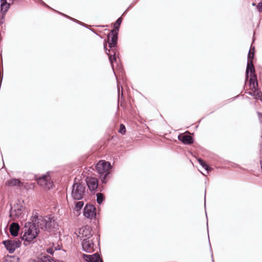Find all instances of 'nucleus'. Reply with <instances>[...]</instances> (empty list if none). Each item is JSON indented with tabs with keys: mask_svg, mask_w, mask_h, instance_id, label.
Masks as SVG:
<instances>
[{
	"mask_svg": "<svg viewBox=\"0 0 262 262\" xmlns=\"http://www.w3.org/2000/svg\"><path fill=\"white\" fill-rule=\"evenodd\" d=\"M39 232V229L35 225L32 221L26 222L21 229V238L25 246H29L34 243Z\"/></svg>",
	"mask_w": 262,
	"mask_h": 262,
	"instance_id": "f257e3e1",
	"label": "nucleus"
},
{
	"mask_svg": "<svg viewBox=\"0 0 262 262\" xmlns=\"http://www.w3.org/2000/svg\"><path fill=\"white\" fill-rule=\"evenodd\" d=\"M31 221L38 228L42 230L50 231L54 227L55 221L52 217L39 216L36 211H34L31 217Z\"/></svg>",
	"mask_w": 262,
	"mask_h": 262,
	"instance_id": "f03ea898",
	"label": "nucleus"
},
{
	"mask_svg": "<svg viewBox=\"0 0 262 262\" xmlns=\"http://www.w3.org/2000/svg\"><path fill=\"white\" fill-rule=\"evenodd\" d=\"M111 165L110 162L105 161H100L96 165V168L100 175L102 183H106L107 181V176L110 174Z\"/></svg>",
	"mask_w": 262,
	"mask_h": 262,
	"instance_id": "7ed1b4c3",
	"label": "nucleus"
},
{
	"mask_svg": "<svg viewBox=\"0 0 262 262\" xmlns=\"http://www.w3.org/2000/svg\"><path fill=\"white\" fill-rule=\"evenodd\" d=\"M26 215L25 207L19 202L11 207L10 211V216L13 220H25Z\"/></svg>",
	"mask_w": 262,
	"mask_h": 262,
	"instance_id": "20e7f679",
	"label": "nucleus"
},
{
	"mask_svg": "<svg viewBox=\"0 0 262 262\" xmlns=\"http://www.w3.org/2000/svg\"><path fill=\"white\" fill-rule=\"evenodd\" d=\"M85 186L80 183L74 182L72 186L71 196L74 200H82L85 194Z\"/></svg>",
	"mask_w": 262,
	"mask_h": 262,
	"instance_id": "39448f33",
	"label": "nucleus"
},
{
	"mask_svg": "<svg viewBox=\"0 0 262 262\" xmlns=\"http://www.w3.org/2000/svg\"><path fill=\"white\" fill-rule=\"evenodd\" d=\"M3 244L10 253H13L16 248L20 246L21 242L19 239H8L4 241Z\"/></svg>",
	"mask_w": 262,
	"mask_h": 262,
	"instance_id": "423d86ee",
	"label": "nucleus"
},
{
	"mask_svg": "<svg viewBox=\"0 0 262 262\" xmlns=\"http://www.w3.org/2000/svg\"><path fill=\"white\" fill-rule=\"evenodd\" d=\"M254 52L252 51V49L250 48L248 55L247 69L246 71V77L248 79L249 77V72L253 73L255 72V69L253 64L252 59L254 58Z\"/></svg>",
	"mask_w": 262,
	"mask_h": 262,
	"instance_id": "0eeeda50",
	"label": "nucleus"
},
{
	"mask_svg": "<svg viewBox=\"0 0 262 262\" xmlns=\"http://www.w3.org/2000/svg\"><path fill=\"white\" fill-rule=\"evenodd\" d=\"M37 183L45 189H50L53 185L51 178L48 173L38 178L37 179Z\"/></svg>",
	"mask_w": 262,
	"mask_h": 262,
	"instance_id": "6e6552de",
	"label": "nucleus"
},
{
	"mask_svg": "<svg viewBox=\"0 0 262 262\" xmlns=\"http://www.w3.org/2000/svg\"><path fill=\"white\" fill-rule=\"evenodd\" d=\"M91 231L92 230L90 227L88 226H83L79 229L78 236L82 241H84L86 239H89L92 236Z\"/></svg>",
	"mask_w": 262,
	"mask_h": 262,
	"instance_id": "1a4fd4ad",
	"label": "nucleus"
},
{
	"mask_svg": "<svg viewBox=\"0 0 262 262\" xmlns=\"http://www.w3.org/2000/svg\"><path fill=\"white\" fill-rule=\"evenodd\" d=\"M96 208L93 205H86L83 210L84 216L88 219H92L96 215Z\"/></svg>",
	"mask_w": 262,
	"mask_h": 262,
	"instance_id": "9d476101",
	"label": "nucleus"
},
{
	"mask_svg": "<svg viewBox=\"0 0 262 262\" xmlns=\"http://www.w3.org/2000/svg\"><path fill=\"white\" fill-rule=\"evenodd\" d=\"M108 43L110 48L116 46L118 40V32L116 30H112L108 35Z\"/></svg>",
	"mask_w": 262,
	"mask_h": 262,
	"instance_id": "9b49d317",
	"label": "nucleus"
},
{
	"mask_svg": "<svg viewBox=\"0 0 262 262\" xmlns=\"http://www.w3.org/2000/svg\"><path fill=\"white\" fill-rule=\"evenodd\" d=\"M82 247L84 251L90 253L93 250L94 243L92 240L86 239L82 241Z\"/></svg>",
	"mask_w": 262,
	"mask_h": 262,
	"instance_id": "f8f14e48",
	"label": "nucleus"
},
{
	"mask_svg": "<svg viewBox=\"0 0 262 262\" xmlns=\"http://www.w3.org/2000/svg\"><path fill=\"white\" fill-rule=\"evenodd\" d=\"M87 185L90 190L93 191L97 188L98 181L95 178H89L86 179Z\"/></svg>",
	"mask_w": 262,
	"mask_h": 262,
	"instance_id": "ddd939ff",
	"label": "nucleus"
},
{
	"mask_svg": "<svg viewBox=\"0 0 262 262\" xmlns=\"http://www.w3.org/2000/svg\"><path fill=\"white\" fill-rule=\"evenodd\" d=\"M83 259L88 262H100L101 260L100 256L97 254H94L93 255H87L84 254L83 255Z\"/></svg>",
	"mask_w": 262,
	"mask_h": 262,
	"instance_id": "4468645a",
	"label": "nucleus"
},
{
	"mask_svg": "<svg viewBox=\"0 0 262 262\" xmlns=\"http://www.w3.org/2000/svg\"><path fill=\"white\" fill-rule=\"evenodd\" d=\"M250 76L251 78L249 80V84L251 91H253V89L258 88V83L256 80V76L255 74V72L251 73Z\"/></svg>",
	"mask_w": 262,
	"mask_h": 262,
	"instance_id": "2eb2a0df",
	"label": "nucleus"
},
{
	"mask_svg": "<svg viewBox=\"0 0 262 262\" xmlns=\"http://www.w3.org/2000/svg\"><path fill=\"white\" fill-rule=\"evenodd\" d=\"M178 139L185 144H190L193 142V138L189 135H179Z\"/></svg>",
	"mask_w": 262,
	"mask_h": 262,
	"instance_id": "dca6fc26",
	"label": "nucleus"
},
{
	"mask_svg": "<svg viewBox=\"0 0 262 262\" xmlns=\"http://www.w3.org/2000/svg\"><path fill=\"white\" fill-rule=\"evenodd\" d=\"M10 232L13 236H16L19 230V226L17 223H13L10 226Z\"/></svg>",
	"mask_w": 262,
	"mask_h": 262,
	"instance_id": "f3484780",
	"label": "nucleus"
},
{
	"mask_svg": "<svg viewBox=\"0 0 262 262\" xmlns=\"http://www.w3.org/2000/svg\"><path fill=\"white\" fill-rule=\"evenodd\" d=\"M6 184L8 186H21L23 183L18 179H12L8 180Z\"/></svg>",
	"mask_w": 262,
	"mask_h": 262,
	"instance_id": "a211bd4d",
	"label": "nucleus"
},
{
	"mask_svg": "<svg viewBox=\"0 0 262 262\" xmlns=\"http://www.w3.org/2000/svg\"><path fill=\"white\" fill-rule=\"evenodd\" d=\"M248 94L253 96L255 99H260L262 96V93L258 88L253 89V90L249 92Z\"/></svg>",
	"mask_w": 262,
	"mask_h": 262,
	"instance_id": "6ab92c4d",
	"label": "nucleus"
},
{
	"mask_svg": "<svg viewBox=\"0 0 262 262\" xmlns=\"http://www.w3.org/2000/svg\"><path fill=\"white\" fill-rule=\"evenodd\" d=\"M10 7V4L7 2V0H1V13L5 14Z\"/></svg>",
	"mask_w": 262,
	"mask_h": 262,
	"instance_id": "aec40b11",
	"label": "nucleus"
},
{
	"mask_svg": "<svg viewBox=\"0 0 262 262\" xmlns=\"http://www.w3.org/2000/svg\"><path fill=\"white\" fill-rule=\"evenodd\" d=\"M112 52L114 53L113 55L111 54L110 50H108V52H106V54L108 55L109 60L111 63L112 67L113 69L114 70V66L113 64V61H116V54H115L114 51L112 50Z\"/></svg>",
	"mask_w": 262,
	"mask_h": 262,
	"instance_id": "412c9836",
	"label": "nucleus"
},
{
	"mask_svg": "<svg viewBox=\"0 0 262 262\" xmlns=\"http://www.w3.org/2000/svg\"><path fill=\"white\" fill-rule=\"evenodd\" d=\"M198 162H199L200 164L207 171H209L210 170V168L208 166V165L205 162H204L203 160L201 159H198Z\"/></svg>",
	"mask_w": 262,
	"mask_h": 262,
	"instance_id": "4be33fe9",
	"label": "nucleus"
},
{
	"mask_svg": "<svg viewBox=\"0 0 262 262\" xmlns=\"http://www.w3.org/2000/svg\"><path fill=\"white\" fill-rule=\"evenodd\" d=\"M45 258H52L50 256H44L41 259H39V258H36V259L31 258V259H30L29 260V262H45Z\"/></svg>",
	"mask_w": 262,
	"mask_h": 262,
	"instance_id": "5701e85b",
	"label": "nucleus"
},
{
	"mask_svg": "<svg viewBox=\"0 0 262 262\" xmlns=\"http://www.w3.org/2000/svg\"><path fill=\"white\" fill-rule=\"evenodd\" d=\"M122 18L119 17L116 21V23L114 24V29L116 30L117 32L119 31V27L122 23Z\"/></svg>",
	"mask_w": 262,
	"mask_h": 262,
	"instance_id": "b1692460",
	"label": "nucleus"
},
{
	"mask_svg": "<svg viewBox=\"0 0 262 262\" xmlns=\"http://www.w3.org/2000/svg\"><path fill=\"white\" fill-rule=\"evenodd\" d=\"M84 202L83 201H79L75 203V209L77 211H79L83 206Z\"/></svg>",
	"mask_w": 262,
	"mask_h": 262,
	"instance_id": "393cba45",
	"label": "nucleus"
},
{
	"mask_svg": "<svg viewBox=\"0 0 262 262\" xmlns=\"http://www.w3.org/2000/svg\"><path fill=\"white\" fill-rule=\"evenodd\" d=\"M104 197L103 195L101 193H98L97 194V202L99 204H100L103 201Z\"/></svg>",
	"mask_w": 262,
	"mask_h": 262,
	"instance_id": "a878e982",
	"label": "nucleus"
},
{
	"mask_svg": "<svg viewBox=\"0 0 262 262\" xmlns=\"http://www.w3.org/2000/svg\"><path fill=\"white\" fill-rule=\"evenodd\" d=\"M126 132V129L125 126L123 124H121L120 125V128L119 130V133L121 134H124Z\"/></svg>",
	"mask_w": 262,
	"mask_h": 262,
	"instance_id": "bb28decb",
	"label": "nucleus"
},
{
	"mask_svg": "<svg viewBox=\"0 0 262 262\" xmlns=\"http://www.w3.org/2000/svg\"><path fill=\"white\" fill-rule=\"evenodd\" d=\"M257 9L259 12H262V2L259 3L257 4Z\"/></svg>",
	"mask_w": 262,
	"mask_h": 262,
	"instance_id": "cd10ccee",
	"label": "nucleus"
},
{
	"mask_svg": "<svg viewBox=\"0 0 262 262\" xmlns=\"http://www.w3.org/2000/svg\"><path fill=\"white\" fill-rule=\"evenodd\" d=\"M54 251V247H50V248H49L47 249V252L50 253V254H53Z\"/></svg>",
	"mask_w": 262,
	"mask_h": 262,
	"instance_id": "c85d7f7f",
	"label": "nucleus"
},
{
	"mask_svg": "<svg viewBox=\"0 0 262 262\" xmlns=\"http://www.w3.org/2000/svg\"><path fill=\"white\" fill-rule=\"evenodd\" d=\"M60 249H61V247L59 245L54 247V249L55 251L59 250H60Z\"/></svg>",
	"mask_w": 262,
	"mask_h": 262,
	"instance_id": "c756f323",
	"label": "nucleus"
},
{
	"mask_svg": "<svg viewBox=\"0 0 262 262\" xmlns=\"http://www.w3.org/2000/svg\"><path fill=\"white\" fill-rule=\"evenodd\" d=\"M62 14L63 15H64V16H66V17H68V18H70V19H72V20H73L75 21H77V22H78V21H77V20H76V19H74V18H71L70 17L68 16H67V15H65V14Z\"/></svg>",
	"mask_w": 262,
	"mask_h": 262,
	"instance_id": "7c9ffc66",
	"label": "nucleus"
},
{
	"mask_svg": "<svg viewBox=\"0 0 262 262\" xmlns=\"http://www.w3.org/2000/svg\"><path fill=\"white\" fill-rule=\"evenodd\" d=\"M258 115V116H259V118L260 120H262V114H261L260 113L258 112L257 113Z\"/></svg>",
	"mask_w": 262,
	"mask_h": 262,
	"instance_id": "2f4dec72",
	"label": "nucleus"
},
{
	"mask_svg": "<svg viewBox=\"0 0 262 262\" xmlns=\"http://www.w3.org/2000/svg\"><path fill=\"white\" fill-rule=\"evenodd\" d=\"M106 46H107V44H106V42H104V49L106 51Z\"/></svg>",
	"mask_w": 262,
	"mask_h": 262,
	"instance_id": "473e14b6",
	"label": "nucleus"
},
{
	"mask_svg": "<svg viewBox=\"0 0 262 262\" xmlns=\"http://www.w3.org/2000/svg\"><path fill=\"white\" fill-rule=\"evenodd\" d=\"M120 90L118 89V97H120Z\"/></svg>",
	"mask_w": 262,
	"mask_h": 262,
	"instance_id": "72a5a7b5",
	"label": "nucleus"
},
{
	"mask_svg": "<svg viewBox=\"0 0 262 262\" xmlns=\"http://www.w3.org/2000/svg\"><path fill=\"white\" fill-rule=\"evenodd\" d=\"M252 49V51H254V47H251V48Z\"/></svg>",
	"mask_w": 262,
	"mask_h": 262,
	"instance_id": "f704fd0d",
	"label": "nucleus"
},
{
	"mask_svg": "<svg viewBox=\"0 0 262 262\" xmlns=\"http://www.w3.org/2000/svg\"><path fill=\"white\" fill-rule=\"evenodd\" d=\"M4 262H11V261H10V260H5V261H4Z\"/></svg>",
	"mask_w": 262,
	"mask_h": 262,
	"instance_id": "c9c22d12",
	"label": "nucleus"
},
{
	"mask_svg": "<svg viewBox=\"0 0 262 262\" xmlns=\"http://www.w3.org/2000/svg\"><path fill=\"white\" fill-rule=\"evenodd\" d=\"M252 6H255V3H252Z\"/></svg>",
	"mask_w": 262,
	"mask_h": 262,
	"instance_id": "e433bc0d",
	"label": "nucleus"
},
{
	"mask_svg": "<svg viewBox=\"0 0 262 262\" xmlns=\"http://www.w3.org/2000/svg\"><path fill=\"white\" fill-rule=\"evenodd\" d=\"M123 95V92H122V90L121 91V96Z\"/></svg>",
	"mask_w": 262,
	"mask_h": 262,
	"instance_id": "4c0bfd02",
	"label": "nucleus"
},
{
	"mask_svg": "<svg viewBox=\"0 0 262 262\" xmlns=\"http://www.w3.org/2000/svg\"><path fill=\"white\" fill-rule=\"evenodd\" d=\"M261 101H262V98H260L259 99Z\"/></svg>",
	"mask_w": 262,
	"mask_h": 262,
	"instance_id": "58836bf2",
	"label": "nucleus"
},
{
	"mask_svg": "<svg viewBox=\"0 0 262 262\" xmlns=\"http://www.w3.org/2000/svg\"><path fill=\"white\" fill-rule=\"evenodd\" d=\"M100 262H103L102 260H100Z\"/></svg>",
	"mask_w": 262,
	"mask_h": 262,
	"instance_id": "ea45409f",
	"label": "nucleus"
}]
</instances>
